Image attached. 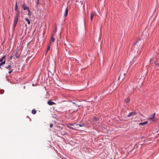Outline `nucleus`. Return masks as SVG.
I'll return each mask as SVG.
<instances>
[{
	"label": "nucleus",
	"instance_id": "f257e3e1",
	"mask_svg": "<svg viewBox=\"0 0 159 159\" xmlns=\"http://www.w3.org/2000/svg\"><path fill=\"white\" fill-rule=\"evenodd\" d=\"M18 21V18L16 17H14V20L13 21V28H15L16 27V25L17 23V22Z\"/></svg>",
	"mask_w": 159,
	"mask_h": 159
},
{
	"label": "nucleus",
	"instance_id": "f03ea898",
	"mask_svg": "<svg viewBox=\"0 0 159 159\" xmlns=\"http://www.w3.org/2000/svg\"><path fill=\"white\" fill-rule=\"evenodd\" d=\"M136 113H136V112H135V111H133L132 112L130 113L128 115H127V117H129L135 115H136Z\"/></svg>",
	"mask_w": 159,
	"mask_h": 159
},
{
	"label": "nucleus",
	"instance_id": "7ed1b4c3",
	"mask_svg": "<svg viewBox=\"0 0 159 159\" xmlns=\"http://www.w3.org/2000/svg\"><path fill=\"white\" fill-rule=\"evenodd\" d=\"M22 7L23 8V9L24 10H27L28 12H30V9L29 7L26 6L24 4L22 5Z\"/></svg>",
	"mask_w": 159,
	"mask_h": 159
},
{
	"label": "nucleus",
	"instance_id": "20e7f679",
	"mask_svg": "<svg viewBox=\"0 0 159 159\" xmlns=\"http://www.w3.org/2000/svg\"><path fill=\"white\" fill-rule=\"evenodd\" d=\"M130 100V98H129L128 97L126 98L125 100V103L128 104Z\"/></svg>",
	"mask_w": 159,
	"mask_h": 159
},
{
	"label": "nucleus",
	"instance_id": "39448f33",
	"mask_svg": "<svg viewBox=\"0 0 159 159\" xmlns=\"http://www.w3.org/2000/svg\"><path fill=\"white\" fill-rule=\"evenodd\" d=\"M95 13L94 12H92L91 14L90 19L91 20H93V16L95 15Z\"/></svg>",
	"mask_w": 159,
	"mask_h": 159
},
{
	"label": "nucleus",
	"instance_id": "423d86ee",
	"mask_svg": "<svg viewBox=\"0 0 159 159\" xmlns=\"http://www.w3.org/2000/svg\"><path fill=\"white\" fill-rule=\"evenodd\" d=\"M1 63H0V68L1 69H3V68L2 67V66L3 65L5 64L6 62V61L5 60H4L2 62H1Z\"/></svg>",
	"mask_w": 159,
	"mask_h": 159
},
{
	"label": "nucleus",
	"instance_id": "0eeeda50",
	"mask_svg": "<svg viewBox=\"0 0 159 159\" xmlns=\"http://www.w3.org/2000/svg\"><path fill=\"white\" fill-rule=\"evenodd\" d=\"M48 105L51 106L55 104V103L51 100L48 101Z\"/></svg>",
	"mask_w": 159,
	"mask_h": 159
},
{
	"label": "nucleus",
	"instance_id": "6e6552de",
	"mask_svg": "<svg viewBox=\"0 0 159 159\" xmlns=\"http://www.w3.org/2000/svg\"><path fill=\"white\" fill-rule=\"evenodd\" d=\"M93 120L94 121L99 122V120L98 117H94L93 119Z\"/></svg>",
	"mask_w": 159,
	"mask_h": 159
},
{
	"label": "nucleus",
	"instance_id": "1a4fd4ad",
	"mask_svg": "<svg viewBox=\"0 0 159 159\" xmlns=\"http://www.w3.org/2000/svg\"><path fill=\"white\" fill-rule=\"evenodd\" d=\"M68 11V8L67 7L66 8V10L65 12V13H64V16L65 17H66V16H67Z\"/></svg>",
	"mask_w": 159,
	"mask_h": 159
},
{
	"label": "nucleus",
	"instance_id": "9d476101",
	"mask_svg": "<svg viewBox=\"0 0 159 159\" xmlns=\"http://www.w3.org/2000/svg\"><path fill=\"white\" fill-rule=\"evenodd\" d=\"M16 11V15H15V17H17L18 18V17L19 16V12L18 10H17V11Z\"/></svg>",
	"mask_w": 159,
	"mask_h": 159
},
{
	"label": "nucleus",
	"instance_id": "9b49d317",
	"mask_svg": "<svg viewBox=\"0 0 159 159\" xmlns=\"http://www.w3.org/2000/svg\"><path fill=\"white\" fill-rule=\"evenodd\" d=\"M20 54L19 53H18L17 52H16L15 54V56L17 58H18L20 56Z\"/></svg>",
	"mask_w": 159,
	"mask_h": 159
},
{
	"label": "nucleus",
	"instance_id": "f8f14e48",
	"mask_svg": "<svg viewBox=\"0 0 159 159\" xmlns=\"http://www.w3.org/2000/svg\"><path fill=\"white\" fill-rule=\"evenodd\" d=\"M77 125L79 126L80 127H82L85 126L84 124V123H82L81 124H76Z\"/></svg>",
	"mask_w": 159,
	"mask_h": 159
},
{
	"label": "nucleus",
	"instance_id": "ddd939ff",
	"mask_svg": "<svg viewBox=\"0 0 159 159\" xmlns=\"http://www.w3.org/2000/svg\"><path fill=\"white\" fill-rule=\"evenodd\" d=\"M6 56L5 55L3 56L2 58H0V62L3 61V59L5 58Z\"/></svg>",
	"mask_w": 159,
	"mask_h": 159
},
{
	"label": "nucleus",
	"instance_id": "4468645a",
	"mask_svg": "<svg viewBox=\"0 0 159 159\" xmlns=\"http://www.w3.org/2000/svg\"><path fill=\"white\" fill-rule=\"evenodd\" d=\"M148 121H145V122H144L140 123L139 124V125H144V124H147L148 123Z\"/></svg>",
	"mask_w": 159,
	"mask_h": 159
},
{
	"label": "nucleus",
	"instance_id": "2eb2a0df",
	"mask_svg": "<svg viewBox=\"0 0 159 159\" xmlns=\"http://www.w3.org/2000/svg\"><path fill=\"white\" fill-rule=\"evenodd\" d=\"M25 20L27 22V23L29 25H30V21L28 18H25Z\"/></svg>",
	"mask_w": 159,
	"mask_h": 159
},
{
	"label": "nucleus",
	"instance_id": "dca6fc26",
	"mask_svg": "<svg viewBox=\"0 0 159 159\" xmlns=\"http://www.w3.org/2000/svg\"><path fill=\"white\" fill-rule=\"evenodd\" d=\"M15 10L16 11H17V9H18V8H17V2H16V4H15Z\"/></svg>",
	"mask_w": 159,
	"mask_h": 159
},
{
	"label": "nucleus",
	"instance_id": "f3484780",
	"mask_svg": "<svg viewBox=\"0 0 159 159\" xmlns=\"http://www.w3.org/2000/svg\"><path fill=\"white\" fill-rule=\"evenodd\" d=\"M36 113V111L35 109H33L32 111V113L33 114H35Z\"/></svg>",
	"mask_w": 159,
	"mask_h": 159
},
{
	"label": "nucleus",
	"instance_id": "a211bd4d",
	"mask_svg": "<svg viewBox=\"0 0 159 159\" xmlns=\"http://www.w3.org/2000/svg\"><path fill=\"white\" fill-rule=\"evenodd\" d=\"M11 65H9L8 66H6L5 68H6L7 69H9V70H10V69L11 68Z\"/></svg>",
	"mask_w": 159,
	"mask_h": 159
},
{
	"label": "nucleus",
	"instance_id": "6ab92c4d",
	"mask_svg": "<svg viewBox=\"0 0 159 159\" xmlns=\"http://www.w3.org/2000/svg\"><path fill=\"white\" fill-rule=\"evenodd\" d=\"M155 114H154L150 118H149V119H151V120H153V119L155 117Z\"/></svg>",
	"mask_w": 159,
	"mask_h": 159
},
{
	"label": "nucleus",
	"instance_id": "aec40b11",
	"mask_svg": "<svg viewBox=\"0 0 159 159\" xmlns=\"http://www.w3.org/2000/svg\"><path fill=\"white\" fill-rule=\"evenodd\" d=\"M4 92V90L3 89L0 90V94H2Z\"/></svg>",
	"mask_w": 159,
	"mask_h": 159
},
{
	"label": "nucleus",
	"instance_id": "412c9836",
	"mask_svg": "<svg viewBox=\"0 0 159 159\" xmlns=\"http://www.w3.org/2000/svg\"><path fill=\"white\" fill-rule=\"evenodd\" d=\"M50 48V45L48 44V48H47V51H46V52H47L49 50Z\"/></svg>",
	"mask_w": 159,
	"mask_h": 159
},
{
	"label": "nucleus",
	"instance_id": "4be33fe9",
	"mask_svg": "<svg viewBox=\"0 0 159 159\" xmlns=\"http://www.w3.org/2000/svg\"><path fill=\"white\" fill-rule=\"evenodd\" d=\"M55 40V39L53 37H52V40L51 41L52 42H54Z\"/></svg>",
	"mask_w": 159,
	"mask_h": 159
},
{
	"label": "nucleus",
	"instance_id": "5701e85b",
	"mask_svg": "<svg viewBox=\"0 0 159 159\" xmlns=\"http://www.w3.org/2000/svg\"><path fill=\"white\" fill-rule=\"evenodd\" d=\"M13 71V70L12 69H11V70H10L9 72H8V73L9 74H10Z\"/></svg>",
	"mask_w": 159,
	"mask_h": 159
},
{
	"label": "nucleus",
	"instance_id": "b1692460",
	"mask_svg": "<svg viewBox=\"0 0 159 159\" xmlns=\"http://www.w3.org/2000/svg\"><path fill=\"white\" fill-rule=\"evenodd\" d=\"M53 124H51L50 125V127L52 128L53 127Z\"/></svg>",
	"mask_w": 159,
	"mask_h": 159
},
{
	"label": "nucleus",
	"instance_id": "393cba45",
	"mask_svg": "<svg viewBox=\"0 0 159 159\" xmlns=\"http://www.w3.org/2000/svg\"><path fill=\"white\" fill-rule=\"evenodd\" d=\"M39 0H37V1L36 2V3L37 5H39Z\"/></svg>",
	"mask_w": 159,
	"mask_h": 159
},
{
	"label": "nucleus",
	"instance_id": "a878e982",
	"mask_svg": "<svg viewBox=\"0 0 159 159\" xmlns=\"http://www.w3.org/2000/svg\"><path fill=\"white\" fill-rule=\"evenodd\" d=\"M28 15L29 16H30V12H28Z\"/></svg>",
	"mask_w": 159,
	"mask_h": 159
},
{
	"label": "nucleus",
	"instance_id": "bb28decb",
	"mask_svg": "<svg viewBox=\"0 0 159 159\" xmlns=\"http://www.w3.org/2000/svg\"><path fill=\"white\" fill-rule=\"evenodd\" d=\"M57 30V27H55V31H56Z\"/></svg>",
	"mask_w": 159,
	"mask_h": 159
},
{
	"label": "nucleus",
	"instance_id": "cd10ccee",
	"mask_svg": "<svg viewBox=\"0 0 159 159\" xmlns=\"http://www.w3.org/2000/svg\"><path fill=\"white\" fill-rule=\"evenodd\" d=\"M12 56L11 57H10V59H11L12 58Z\"/></svg>",
	"mask_w": 159,
	"mask_h": 159
},
{
	"label": "nucleus",
	"instance_id": "c85d7f7f",
	"mask_svg": "<svg viewBox=\"0 0 159 159\" xmlns=\"http://www.w3.org/2000/svg\"><path fill=\"white\" fill-rule=\"evenodd\" d=\"M138 42H136L134 44H136Z\"/></svg>",
	"mask_w": 159,
	"mask_h": 159
},
{
	"label": "nucleus",
	"instance_id": "c756f323",
	"mask_svg": "<svg viewBox=\"0 0 159 159\" xmlns=\"http://www.w3.org/2000/svg\"><path fill=\"white\" fill-rule=\"evenodd\" d=\"M156 65L157 66H159V64L158 65Z\"/></svg>",
	"mask_w": 159,
	"mask_h": 159
},
{
	"label": "nucleus",
	"instance_id": "7c9ffc66",
	"mask_svg": "<svg viewBox=\"0 0 159 159\" xmlns=\"http://www.w3.org/2000/svg\"><path fill=\"white\" fill-rule=\"evenodd\" d=\"M120 76H119V78H118V79H120Z\"/></svg>",
	"mask_w": 159,
	"mask_h": 159
},
{
	"label": "nucleus",
	"instance_id": "2f4dec72",
	"mask_svg": "<svg viewBox=\"0 0 159 159\" xmlns=\"http://www.w3.org/2000/svg\"><path fill=\"white\" fill-rule=\"evenodd\" d=\"M73 103L74 104H75V102H73Z\"/></svg>",
	"mask_w": 159,
	"mask_h": 159
},
{
	"label": "nucleus",
	"instance_id": "473e14b6",
	"mask_svg": "<svg viewBox=\"0 0 159 159\" xmlns=\"http://www.w3.org/2000/svg\"><path fill=\"white\" fill-rule=\"evenodd\" d=\"M134 61V60H133L132 61H132Z\"/></svg>",
	"mask_w": 159,
	"mask_h": 159
}]
</instances>
